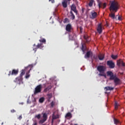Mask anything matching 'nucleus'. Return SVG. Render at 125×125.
Returning <instances> with one entry per match:
<instances>
[{
    "instance_id": "f257e3e1",
    "label": "nucleus",
    "mask_w": 125,
    "mask_h": 125,
    "mask_svg": "<svg viewBox=\"0 0 125 125\" xmlns=\"http://www.w3.org/2000/svg\"><path fill=\"white\" fill-rule=\"evenodd\" d=\"M107 77H110L109 80L110 81H114L115 85H118L121 83V80L117 77V75L114 74V73L111 71H108L106 72Z\"/></svg>"
},
{
    "instance_id": "f03ea898",
    "label": "nucleus",
    "mask_w": 125,
    "mask_h": 125,
    "mask_svg": "<svg viewBox=\"0 0 125 125\" xmlns=\"http://www.w3.org/2000/svg\"><path fill=\"white\" fill-rule=\"evenodd\" d=\"M97 70L100 73L98 74L99 77H104L106 78V73H105V72H106V70H107V67H106L105 66L99 65L97 67Z\"/></svg>"
},
{
    "instance_id": "7ed1b4c3",
    "label": "nucleus",
    "mask_w": 125,
    "mask_h": 125,
    "mask_svg": "<svg viewBox=\"0 0 125 125\" xmlns=\"http://www.w3.org/2000/svg\"><path fill=\"white\" fill-rule=\"evenodd\" d=\"M119 3L115 1H112L109 7V10L112 12H117L119 9Z\"/></svg>"
},
{
    "instance_id": "20e7f679",
    "label": "nucleus",
    "mask_w": 125,
    "mask_h": 125,
    "mask_svg": "<svg viewBox=\"0 0 125 125\" xmlns=\"http://www.w3.org/2000/svg\"><path fill=\"white\" fill-rule=\"evenodd\" d=\"M42 84L37 85L35 88V90L34 91V94H37V93H40V92L42 91Z\"/></svg>"
},
{
    "instance_id": "39448f33",
    "label": "nucleus",
    "mask_w": 125,
    "mask_h": 125,
    "mask_svg": "<svg viewBox=\"0 0 125 125\" xmlns=\"http://www.w3.org/2000/svg\"><path fill=\"white\" fill-rule=\"evenodd\" d=\"M34 67V65L33 64H30L26 68L27 69H29V71L26 72V74L25 76V79H29L30 78V71L33 69V67Z\"/></svg>"
},
{
    "instance_id": "423d86ee",
    "label": "nucleus",
    "mask_w": 125,
    "mask_h": 125,
    "mask_svg": "<svg viewBox=\"0 0 125 125\" xmlns=\"http://www.w3.org/2000/svg\"><path fill=\"white\" fill-rule=\"evenodd\" d=\"M14 83H18V84H20L21 83H23V77H18L16 78L15 80L14 81Z\"/></svg>"
},
{
    "instance_id": "0eeeda50",
    "label": "nucleus",
    "mask_w": 125,
    "mask_h": 125,
    "mask_svg": "<svg viewBox=\"0 0 125 125\" xmlns=\"http://www.w3.org/2000/svg\"><path fill=\"white\" fill-rule=\"evenodd\" d=\"M106 64L110 69H114L115 68V62H113L112 61H108Z\"/></svg>"
},
{
    "instance_id": "6e6552de",
    "label": "nucleus",
    "mask_w": 125,
    "mask_h": 125,
    "mask_svg": "<svg viewBox=\"0 0 125 125\" xmlns=\"http://www.w3.org/2000/svg\"><path fill=\"white\" fill-rule=\"evenodd\" d=\"M19 71L18 69H13L12 71H10L9 72V74H8V76H16V75H18V72Z\"/></svg>"
},
{
    "instance_id": "1a4fd4ad",
    "label": "nucleus",
    "mask_w": 125,
    "mask_h": 125,
    "mask_svg": "<svg viewBox=\"0 0 125 125\" xmlns=\"http://www.w3.org/2000/svg\"><path fill=\"white\" fill-rule=\"evenodd\" d=\"M98 14L96 12L94 11H92L91 12V15L90 16V18H91V19H95V18H96L98 16Z\"/></svg>"
},
{
    "instance_id": "9d476101",
    "label": "nucleus",
    "mask_w": 125,
    "mask_h": 125,
    "mask_svg": "<svg viewBox=\"0 0 125 125\" xmlns=\"http://www.w3.org/2000/svg\"><path fill=\"white\" fill-rule=\"evenodd\" d=\"M117 65L118 67H121V66H122V67L125 66V62L121 59L117 61Z\"/></svg>"
},
{
    "instance_id": "9b49d317",
    "label": "nucleus",
    "mask_w": 125,
    "mask_h": 125,
    "mask_svg": "<svg viewBox=\"0 0 125 125\" xmlns=\"http://www.w3.org/2000/svg\"><path fill=\"white\" fill-rule=\"evenodd\" d=\"M71 10H72V11H74V12H75V13H76V15L78 14L77 7H76V5L75 4H72L71 5Z\"/></svg>"
},
{
    "instance_id": "f8f14e48",
    "label": "nucleus",
    "mask_w": 125,
    "mask_h": 125,
    "mask_svg": "<svg viewBox=\"0 0 125 125\" xmlns=\"http://www.w3.org/2000/svg\"><path fill=\"white\" fill-rule=\"evenodd\" d=\"M66 31L67 32H68V33H70V32H71L72 31V25L70 24H68L66 26Z\"/></svg>"
},
{
    "instance_id": "ddd939ff",
    "label": "nucleus",
    "mask_w": 125,
    "mask_h": 125,
    "mask_svg": "<svg viewBox=\"0 0 125 125\" xmlns=\"http://www.w3.org/2000/svg\"><path fill=\"white\" fill-rule=\"evenodd\" d=\"M36 46H37L36 48L33 49V50H34L35 52L36 51H37V48H40L41 49H42V48H43L42 43H38Z\"/></svg>"
},
{
    "instance_id": "4468645a",
    "label": "nucleus",
    "mask_w": 125,
    "mask_h": 125,
    "mask_svg": "<svg viewBox=\"0 0 125 125\" xmlns=\"http://www.w3.org/2000/svg\"><path fill=\"white\" fill-rule=\"evenodd\" d=\"M81 49L83 52V53L84 54V52L86 51V46L85 45V43H82Z\"/></svg>"
},
{
    "instance_id": "2eb2a0df",
    "label": "nucleus",
    "mask_w": 125,
    "mask_h": 125,
    "mask_svg": "<svg viewBox=\"0 0 125 125\" xmlns=\"http://www.w3.org/2000/svg\"><path fill=\"white\" fill-rule=\"evenodd\" d=\"M97 30L98 33H99L100 34H101L102 33V25H101V23L98 24Z\"/></svg>"
},
{
    "instance_id": "dca6fc26",
    "label": "nucleus",
    "mask_w": 125,
    "mask_h": 125,
    "mask_svg": "<svg viewBox=\"0 0 125 125\" xmlns=\"http://www.w3.org/2000/svg\"><path fill=\"white\" fill-rule=\"evenodd\" d=\"M92 52L89 51L86 52V54L84 56V58L87 59V58H89L90 57V55H92Z\"/></svg>"
},
{
    "instance_id": "f3484780",
    "label": "nucleus",
    "mask_w": 125,
    "mask_h": 125,
    "mask_svg": "<svg viewBox=\"0 0 125 125\" xmlns=\"http://www.w3.org/2000/svg\"><path fill=\"white\" fill-rule=\"evenodd\" d=\"M70 19H71V20H75V18H76V17L75 16V15H74V13H73V11H70Z\"/></svg>"
},
{
    "instance_id": "a211bd4d",
    "label": "nucleus",
    "mask_w": 125,
    "mask_h": 125,
    "mask_svg": "<svg viewBox=\"0 0 125 125\" xmlns=\"http://www.w3.org/2000/svg\"><path fill=\"white\" fill-rule=\"evenodd\" d=\"M68 1L67 0H64L62 2V6L63 7H64V8H66L67 7V6H68V5L67 4Z\"/></svg>"
},
{
    "instance_id": "6ab92c4d",
    "label": "nucleus",
    "mask_w": 125,
    "mask_h": 125,
    "mask_svg": "<svg viewBox=\"0 0 125 125\" xmlns=\"http://www.w3.org/2000/svg\"><path fill=\"white\" fill-rule=\"evenodd\" d=\"M114 87L110 86H106L104 87V89L106 91H108V90H114Z\"/></svg>"
},
{
    "instance_id": "aec40b11",
    "label": "nucleus",
    "mask_w": 125,
    "mask_h": 125,
    "mask_svg": "<svg viewBox=\"0 0 125 125\" xmlns=\"http://www.w3.org/2000/svg\"><path fill=\"white\" fill-rule=\"evenodd\" d=\"M52 87L51 86V85L48 86L46 88H45L43 90V92H47V91H48L50 89H51Z\"/></svg>"
},
{
    "instance_id": "412c9836",
    "label": "nucleus",
    "mask_w": 125,
    "mask_h": 125,
    "mask_svg": "<svg viewBox=\"0 0 125 125\" xmlns=\"http://www.w3.org/2000/svg\"><path fill=\"white\" fill-rule=\"evenodd\" d=\"M98 57H99V60H101V61L103 60L104 58V55H103V54L99 55Z\"/></svg>"
},
{
    "instance_id": "4be33fe9",
    "label": "nucleus",
    "mask_w": 125,
    "mask_h": 125,
    "mask_svg": "<svg viewBox=\"0 0 125 125\" xmlns=\"http://www.w3.org/2000/svg\"><path fill=\"white\" fill-rule=\"evenodd\" d=\"M97 2L99 8H101V7H102V2H101L100 0H97Z\"/></svg>"
},
{
    "instance_id": "5701e85b",
    "label": "nucleus",
    "mask_w": 125,
    "mask_h": 125,
    "mask_svg": "<svg viewBox=\"0 0 125 125\" xmlns=\"http://www.w3.org/2000/svg\"><path fill=\"white\" fill-rule=\"evenodd\" d=\"M59 118V115H53L52 117V123H53V120H56V119Z\"/></svg>"
},
{
    "instance_id": "b1692460",
    "label": "nucleus",
    "mask_w": 125,
    "mask_h": 125,
    "mask_svg": "<svg viewBox=\"0 0 125 125\" xmlns=\"http://www.w3.org/2000/svg\"><path fill=\"white\" fill-rule=\"evenodd\" d=\"M65 118H72V114L70 112H68L67 113L66 115H65Z\"/></svg>"
},
{
    "instance_id": "393cba45",
    "label": "nucleus",
    "mask_w": 125,
    "mask_h": 125,
    "mask_svg": "<svg viewBox=\"0 0 125 125\" xmlns=\"http://www.w3.org/2000/svg\"><path fill=\"white\" fill-rule=\"evenodd\" d=\"M24 75H25V69H22L21 70V73L20 74V77H21V78H22Z\"/></svg>"
},
{
    "instance_id": "a878e982",
    "label": "nucleus",
    "mask_w": 125,
    "mask_h": 125,
    "mask_svg": "<svg viewBox=\"0 0 125 125\" xmlns=\"http://www.w3.org/2000/svg\"><path fill=\"white\" fill-rule=\"evenodd\" d=\"M93 2H94V0H91L88 4L89 6L91 7V6H92V5H93Z\"/></svg>"
},
{
    "instance_id": "bb28decb",
    "label": "nucleus",
    "mask_w": 125,
    "mask_h": 125,
    "mask_svg": "<svg viewBox=\"0 0 125 125\" xmlns=\"http://www.w3.org/2000/svg\"><path fill=\"white\" fill-rule=\"evenodd\" d=\"M111 58H112V59H114V60H116V59H117V58H118V55H111Z\"/></svg>"
},
{
    "instance_id": "cd10ccee",
    "label": "nucleus",
    "mask_w": 125,
    "mask_h": 125,
    "mask_svg": "<svg viewBox=\"0 0 125 125\" xmlns=\"http://www.w3.org/2000/svg\"><path fill=\"white\" fill-rule=\"evenodd\" d=\"M114 106L115 110H118V108H119V104H118V103H117V102H115Z\"/></svg>"
},
{
    "instance_id": "c85d7f7f",
    "label": "nucleus",
    "mask_w": 125,
    "mask_h": 125,
    "mask_svg": "<svg viewBox=\"0 0 125 125\" xmlns=\"http://www.w3.org/2000/svg\"><path fill=\"white\" fill-rule=\"evenodd\" d=\"M114 122L115 125H118V124L120 123V121H119V120L116 118H114Z\"/></svg>"
},
{
    "instance_id": "c756f323",
    "label": "nucleus",
    "mask_w": 125,
    "mask_h": 125,
    "mask_svg": "<svg viewBox=\"0 0 125 125\" xmlns=\"http://www.w3.org/2000/svg\"><path fill=\"white\" fill-rule=\"evenodd\" d=\"M109 16L112 18V19H115V13H111L109 14Z\"/></svg>"
},
{
    "instance_id": "7c9ffc66",
    "label": "nucleus",
    "mask_w": 125,
    "mask_h": 125,
    "mask_svg": "<svg viewBox=\"0 0 125 125\" xmlns=\"http://www.w3.org/2000/svg\"><path fill=\"white\" fill-rule=\"evenodd\" d=\"M39 42H43V43H45V42H46V41L45 40V39L43 38L41 40H40Z\"/></svg>"
},
{
    "instance_id": "2f4dec72",
    "label": "nucleus",
    "mask_w": 125,
    "mask_h": 125,
    "mask_svg": "<svg viewBox=\"0 0 125 125\" xmlns=\"http://www.w3.org/2000/svg\"><path fill=\"white\" fill-rule=\"evenodd\" d=\"M44 101V98L42 97L39 99V102L40 103H43V102Z\"/></svg>"
},
{
    "instance_id": "473e14b6",
    "label": "nucleus",
    "mask_w": 125,
    "mask_h": 125,
    "mask_svg": "<svg viewBox=\"0 0 125 125\" xmlns=\"http://www.w3.org/2000/svg\"><path fill=\"white\" fill-rule=\"evenodd\" d=\"M43 118L46 120H47V115L46 114V113H44L43 114Z\"/></svg>"
},
{
    "instance_id": "72a5a7b5",
    "label": "nucleus",
    "mask_w": 125,
    "mask_h": 125,
    "mask_svg": "<svg viewBox=\"0 0 125 125\" xmlns=\"http://www.w3.org/2000/svg\"><path fill=\"white\" fill-rule=\"evenodd\" d=\"M77 29H78V30H79V29L81 34H82V33H83V27H82V26L79 27L78 26L77 27Z\"/></svg>"
},
{
    "instance_id": "f704fd0d",
    "label": "nucleus",
    "mask_w": 125,
    "mask_h": 125,
    "mask_svg": "<svg viewBox=\"0 0 125 125\" xmlns=\"http://www.w3.org/2000/svg\"><path fill=\"white\" fill-rule=\"evenodd\" d=\"M46 121V119H43L39 121V124H43V123H44V122H45Z\"/></svg>"
},
{
    "instance_id": "c9c22d12",
    "label": "nucleus",
    "mask_w": 125,
    "mask_h": 125,
    "mask_svg": "<svg viewBox=\"0 0 125 125\" xmlns=\"http://www.w3.org/2000/svg\"><path fill=\"white\" fill-rule=\"evenodd\" d=\"M103 6V8H105L107 6V3H102V7Z\"/></svg>"
},
{
    "instance_id": "e433bc0d",
    "label": "nucleus",
    "mask_w": 125,
    "mask_h": 125,
    "mask_svg": "<svg viewBox=\"0 0 125 125\" xmlns=\"http://www.w3.org/2000/svg\"><path fill=\"white\" fill-rule=\"evenodd\" d=\"M35 118H37L38 119H41V114H38L35 116Z\"/></svg>"
},
{
    "instance_id": "4c0bfd02",
    "label": "nucleus",
    "mask_w": 125,
    "mask_h": 125,
    "mask_svg": "<svg viewBox=\"0 0 125 125\" xmlns=\"http://www.w3.org/2000/svg\"><path fill=\"white\" fill-rule=\"evenodd\" d=\"M69 21V19H68L67 18H65L63 21L64 23H67Z\"/></svg>"
},
{
    "instance_id": "58836bf2",
    "label": "nucleus",
    "mask_w": 125,
    "mask_h": 125,
    "mask_svg": "<svg viewBox=\"0 0 125 125\" xmlns=\"http://www.w3.org/2000/svg\"><path fill=\"white\" fill-rule=\"evenodd\" d=\"M47 96H48V98H49V99H50V98H51V97H52V95L51 94H47Z\"/></svg>"
},
{
    "instance_id": "ea45409f",
    "label": "nucleus",
    "mask_w": 125,
    "mask_h": 125,
    "mask_svg": "<svg viewBox=\"0 0 125 125\" xmlns=\"http://www.w3.org/2000/svg\"><path fill=\"white\" fill-rule=\"evenodd\" d=\"M83 38H84V40H86V42H88V41H87V39L88 38V37H86V36H83Z\"/></svg>"
},
{
    "instance_id": "a19ab883",
    "label": "nucleus",
    "mask_w": 125,
    "mask_h": 125,
    "mask_svg": "<svg viewBox=\"0 0 125 125\" xmlns=\"http://www.w3.org/2000/svg\"><path fill=\"white\" fill-rule=\"evenodd\" d=\"M18 120L21 121L22 120V115H20L19 117H18Z\"/></svg>"
},
{
    "instance_id": "79ce46f5",
    "label": "nucleus",
    "mask_w": 125,
    "mask_h": 125,
    "mask_svg": "<svg viewBox=\"0 0 125 125\" xmlns=\"http://www.w3.org/2000/svg\"><path fill=\"white\" fill-rule=\"evenodd\" d=\"M118 20H119L120 21H122V17H121L120 16H118Z\"/></svg>"
},
{
    "instance_id": "37998d69",
    "label": "nucleus",
    "mask_w": 125,
    "mask_h": 125,
    "mask_svg": "<svg viewBox=\"0 0 125 125\" xmlns=\"http://www.w3.org/2000/svg\"><path fill=\"white\" fill-rule=\"evenodd\" d=\"M27 102L28 104H31V102H30V99H28Z\"/></svg>"
},
{
    "instance_id": "c03bdc74",
    "label": "nucleus",
    "mask_w": 125,
    "mask_h": 125,
    "mask_svg": "<svg viewBox=\"0 0 125 125\" xmlns=\"http://www.w3.org/2000/svg\"><path fill=\"white\" fill-rule=\"evenodd\" d=\"M11 113H15V112H16V110L14 109H12L11 110Z\"/></svg>"
},
{
    "instance_id": "a18cd8bd",
    "label": "nucleus",
    "mask_w": 125,
    "mask_h": 125,
    "mask_svg": "<svg viewBox=\"0 0 125 125\" xmlns=\"http://www.w3.org/2000/svg\"><path fill=\"white\" fill-rule=\"evenodd\" d=\"M49 1H51L52 3H54V2H55L54 0H49Z\"/></svg>"
},
{
    "instance_id": "49530a36",
    "label": "nucleus",
    "mask_w": 125,
    "mask_h": 125,
    "mask_svg": "<svg viewBox=\"0 0 125 125\" xmlns=\"http://www.w3.org/2000/svg\"><path fill=\"white\" fill-rule=\"evenodd\" d=\"M32 125H38V123L37 122H35Z\"/></svg>"
},
{
    "instance_id": "de8ad7c7",
    "label": "nucleus",
    "mask_w": 125,
    "mask_h": 125,
    "mask_svg": "<svg viewBox=\"0 0 125 125\" xmlns=\"http://www.w3.org/2000/svg\"><path fill=\"white\" fill-rule=\"evenodd\" d=\"M83 11H84V9H82V12L83 13Z\"/></svg>"
},
{
    "instance_id": "09e8293b",
    "label": "nucleus",
    "mask_w": 125,
    "mask_h": 125,
    "mask_svg": "<svg viewBox=\"0 0 125 125\" xmlns=\"http://www.w3.org/2000/svg\"><path fill=\"white\" fill-rule=\"evenodd\" d=\"M43 85H44V87H45V84H43Z\"/></svg>"
},
{
    "instance_id": "8fccbe9b",
    "label": "nucleus",
    "mask_w": 125,
    "mask_h": 125,
    "mask_svg": "<svg viewBox=\"0 0 125 125\" xmlns=\"http://www.w3.org/2000/svg\"><path fill=\"white\" fill-rule=\"evenodd\" d=\"M1 125H3V122H2V123H1Z\"/></svg>"
}]
</instances>
